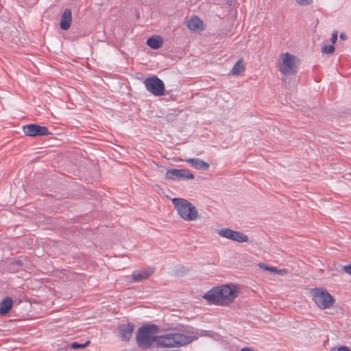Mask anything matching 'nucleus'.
I'll return each mask as SVG.
<instances>
[{
  "label": "nucleus",
  "mask_w": 351,
  "mask_h": 351,
  "mask_svg": "<svg viewBox=\"0 0 351 351\" xmlns=\"http://www.w3.org/2000/svg\"><path fill=\"white\" fill-rule=\"evenodd\" d=\"M238 295V289L233 285H223L213 287L203 298L208 303L226 305L232 303Z\"/></svg>",
  "instance_id": "nucleus-1"
},
{
  "label": "nucleus",
  "mask_w": 351,
  "mask_h": 351,
  "mask_svg": "<svg viewBox=\"0 0 351 351\" xmlns=\"http://www.w3.org/2000/svg\"><path fill=\"white\" fill-rule=\"evenodd\" d=\"M159 328L156 324H145L140 327L136 332V340L138 346L142 349H148L154 343L157 344Z\"/></svg>",
  "instance_id": "nucleus-2"
},
{
  "label": "nucleus",
  "mask_w": 351,
  "mask_h": 351,
  "mask_svg": "<svg viewBox=\"0 0 351 351\" xmlns=\"http://www.w3.org/2000/svg\"><path fill=\"white\" fill-rule=\"evenodd\" d=\"M196 339V337L186 335L180 332H169L163 335H158L156 346L160 348H178L189 344Z\"/></svg>",
  "instance_id": "nucleus-3"
},
{
  "label": "nucleus",
  "mask_w": 351,
  "mask_h": 351,
  "mask_svg": "<svg viewBox=\"0 0 351 351\" xmlns=\"http://www.w3.org/2000/svg\"><path fill=\"white\" fill-rule=\"evenodd\" d=\"M179 216L185 221H190L198 218V211L195 206L184 198L174 197L171 199Z\"/></svg>",
  "instance_id": "nucleus-4"
},
{
  "label": "nucleus",
  "mask_w": 351,
  "mask_h": 351,
  "mask_svg": "<svg viewBox=\"0 0 351 351\" xmlns=\"http://www.w3.org/2000/svg\"><path fill=\"white\" fill-rule=\"evenodd\" d=\"M282 62L280 63L278 69L285 75H295L298 72L300 59L296 56L286 52L281 55Z\"/></svg>",
  "instance_id": "nucleus-5"
},
{
  "label": "nucleus",
  "mask_w": 351,
  "mask_h": 351,
  "mask_svg": "<svg viewBox=\"0 0 351 351\" xmlns=\"http://www.w3.org/2000/svg\"><path fill=\"white\" fill-rule=\"evenodd\" d=\"M313 300L321 309L331 308L335 302V299L328 291L324 289L315 288L311 291Z\"/></svg>",
  "instance_id": "nucleus-6"
},
{
  "label": "nucleus",
  "mask_w": 351,
  "mask_h": 351,
  "mask_svg": "<svg viewBox=\"0 0 351 351\" xmlns=\"http://www.w3.org/2000/svg\"><path fill=\"white\" fill-rule=\"evenodd\" d=\"M146 89L156 96L165 95V84L157 76L153 75L146 78L144 81Z\"/></svg>",
  "instance_id": "nucleus-7"
},
{
  "label": "nucleus",
  "mask_w": 351,
  "mask_h": 351,
  "mask_svg": "<svg viewBox=\"0 0 351 351\" xmlns=\"http://www.w3.org/2000/svg\"><path fill=\"white\" fill-rule=\"evenodd\" d=\"M23 131L26 136L36 137L47 136L51 134L48 128L37 124H27L23 126Z\"/></svg>",
  "instance_id": "nucleus-8"
},
{
  "label": "nucleus",
  "mask_w": 351,
  "mask_h": 351,
  "mask_svg": "<svg viewBox=\"0 0 351 351\" xmlns=\"http://www.w3.org/2000/svg\"><path fill=\"white\" fill-rule=\"evenodd\" d=\"M218 234L221 237H224L238 243L247 242L249 239L246 234L230 228H222L219 231Z\"/></svg>",
  "instance_id": "nucleus-9"
},
{
  "label": "nucleus",
  "mask_w": 351,
  "mask_h": 351,
  "mask_svg": "<svg viewBox=\"0 0 351 351\" xmlns=\"http://www.w3.org/2000/svg\"><path fill=\"white\" fill-rule=\"evenodd\" d=\"M134 330V324L132 323L123 324L119 326V337L125 341H128L132 335Z\"/></svg>",
  "instance_id": "nucleus-10"
},
{
  "label": "nucleus",
  "mask_w": 351,
  "mask_h": 351,
  "mask_svg": "<svg viewBox=\"0 0 351 351\" xmlns=\"http://www.w3.org/2000/svg\"><path fill=\"white\" fill-rule=\"evenodd\" d=\"M154 269L148 267L143 270H136L132 273V279L134 282H140L143 280L147 279L153 274Z\"/></svg>",
  "instance_id": "nucleus-11"
},
{
  "label": "nucleus",
  "mask_w": 351,
  "mask_h": 351,
  "mask_svg": "<svg viewBox=\"0 0 351 351\" xmlns=\"http://www.w3.org/2000/svg\"><path fill=\"white\" fill-rule=\"evenodd\" d=\"M72 21L71 11L70 9H65L61 16L60 26L62 30H67L70 28Z\"/></svg>",
  "instance_id": "nucleus-12"
},
{
  "label": "nucleus",
  "mask_w": 351,
  "mask_h": 351,
  "mask_svg": "<svg viewBox=\"0 0 351 351\" xmlns=\"http://www.w3.org/2000/svg\"><path fill=\"white\" fill-rule=\"evenodd\" d=\"M184 160L198 170L206 171L209 168V164L208 162L197 158H188Z\"/></svg>",
  "instance_id": "nucleus-13"
},
{
  "label": "nucleus",
  "mask_w": 351,
  "mask_h": 351,
  "mask_svg": "<svg viewBox=\"0 0 351 351\" xmlns=\"http://www.w3.org/2000/svg\"><path fill=\"white\" fill-rule=\"evenodd\" d=\"M12 300L10 297L5 298L0 302V315L7 314L12 307Z\"/></svg>",
  "instance_id": "nucleus-14"
},
{
  "label": "nucleus",
  "mask_w": 351,
  "mask_h": 351,
  "mask_svg": "<svg viewBox=\"0 0 351 351\" xmlns=\"http://www.w3.org/2000/svg\"><path fill=\"white\" fill-rule=\"evenodd\" d=\"M147 45L153 49H158L162 45V39L159 36H152L147 39Z\"/></svg>",
  "instance_id": "nucleus-15"
},
{
  "label": "nucleus",
  "mask_w": 351,
  "mask_h": 351,
  "mask_svg": "<svg viewBox=\"0 0 351 351\" xmlns=\"http://www.w3.org/2000/svg\"><path fill=\"white\" fill-rule=\"evenodd\" d=\"M202 25V21L197 16L192 17L187 23L188 27L193 31L201 29Z\"/></svg>",
  "instance_id": "nucleus-16"
},
{
  "label": "nucleus",
  "mask_w": 351,
  "mask_h": 351,
  "mask_svg": "<svg viewBox=\"0 0 351 351\" xmlns=\"http://www.w3.org/2000/svg\"><path fill=\"white\" fill-rule=\"evenodd\" d=\"M245 69L243 61L239 59L234 65L230 73L233 75H241Z\"/></svg>",
  "instance_id": "nucleus-17"
},
{
  "label": "nucleus",
  "mask_w": 351,
  "mask_h": 351,
  "mask_svg": "<svg viewBox=\"0 0 351 351\" xmlns=\"http://www.w3.org/2000/svg\"><path fill=\"white\" fill-rule=\"evenodd\" d=\"M178 180H193L194 175L191 173L188 169H179Z\"/></svg>",
  "instance_id": "nucleus-18"
},
{
  "label": "nucleus",
  "mask_w": 351,
  "mask_h": 351,
  "mask_svg": "<svg viewBox=\"0 0 351 351\" xmlns=\"http://www.w3.org/2000/svg\"><path fill=\"white\" fill-rule=\"evenodd\" d=\"M179 172L178 169H169L165 173V179L171 180H178Z\"/></svg>",
  "instance_id": "nucleus-19"
},
{
  "label": "nucleus",
  "mask_w": 351,
  "mask_h": 351,
  "mask_svg": "<svg viewBox=\"0 0 351 351\" xmlns=\"http://www.w3.org/2000/svg\"><path fill=\"white\" fill-rule=\"evenodd\" d=\"M90 343V341H87L84 343H79L73 342L71 344L70 347L73 349H84Z\"/></svg>",
  "instance_id": "nucleus-20"
},
{
  "label": "nucleus",
  "mask_w": 351,
  "mask_h": 351,
  "mask_svg": "<svg viewBox=\"0 0 351 351\" xmlns=\"http://www.w3.org/2000/svg\"><path fill=\"white\" fill-rule=\"evenodd\" d=\"M335 47L332 45L329 46H324L322 48V52L324 53H332L335 51Z\"/></svg>",
  "instance_id": "nucleus-21"
},
{
  "label": "nucleus",
  "mask_w": 351,
  "mask_h": 351,
  "mask_svg": "<svg viewBox=\"0 0 351 351\" xmlns=\"http://www.w3.org/2000/svg\"><path fill=\"white\" fill-rule=\"evenodd\" d=\"M272 273L277 274L280 276L286 275L288 273V271L285 269H278L277 267H274L271 269Z\"/></svg>",
  "instance_id": "nucleus-22"
},
{
  "label": "nucleus",
  "mask_w": 351,
  "mask_h": 351,
  "mask_svg": "<svg viewBox=\"0 0 351 351\" xmlns=\"http://www.w3.org/2000/svg\"><path fill=\"white\" fill-rule=\"evenodd\" d=\"M332 351H351V350L345 346H335L331 348Z\"/></svg>",
  "instance_id": "nucleus-23"
},
{
  "label": "nucleus",
  "mask_w": 351,
  "mask_h": 351,
  "mask_svg": "<svg viewBox=\"0 0 351 351\" xmlns=\"http://www.w3.org/2000/svg\"><path fill=\"white\" fill-rule=\"evenodd\" d=\"M258 266L260 268H261L265 271H269L272 273L271 269H273L274 267H269L268 265H267L266 264H265L263 263H260L258 264Z\"/></svg>",
  "instance_id": "nucleus-24"
},
{
  "label": "nucleus",
  "mask_w": 351,
  "mask_h": 351,
  "mask_svg": "<svg viewBox=\"0 0 351 351\" xmlns=\"http://www.w3.org/2000/svg\"><path fill=\"white\" fill-rule=\"evenodd\" d=\"M343 271L351 276V263L343 267Z\"/></svg>",
  "instance_id": "nucleus-25"
},
{
  "label": "nucleus",
  "mask_w": 351,
  "mask_h": 351,
  "mask_svg": "<svg viewBox=\"0 0 351 351\" xmlns=\"http://www.w3.org/2000/svg\"><path fill=\"white\" fill-rule=\"evenodd\" d=\"M296 2L302 5H308L312 3V0H295Z\"/></svg>",
  "instance_id": "nucleus-26"
},
{
  "label": "nucleus",
  "mask_w": 351,
  "mask_h": 351,
  "mask_svg": "<svg viewBox=\"0 0 351 351\" xmlns=\"http://www.w3.org/2000/svg\"><path fill=\"white\" fill-rule=\"evenodd\" d=\"M337 36H338V32L337 31H335L332 34V37H331V41L332 43H335L337 40Z\"/></svg>",
  "instance_id": "nucleus-27"
},
{
  "label": "nucleus",
  "mask_w": 351,
  "mask_h": 351,
  "mask_svg": "<svg viewBox=\"0 0 351 351\" xmlns=\"http://www.w3.org/2000/svg\"><path fill=\"white\" fill-rule=\"evenodd\" d=\"M12 266L17 265V266H21L22 262L21 261H14L11 263Z\"/></svg>",
  "instance_id": "nucleus-28"
},
{
  "label": "nucleus",
  "mask_w": 351,
  "mask_h": 351,
  "mask_svg": "<svg viewBox=\"0 0 351 351\" xmlns=\"http://www.w3.org/2000/svg\"><path fill=\"white\" fill-rule=\"evenodd\" d=\"M340 38L341 40H346L347 39V35L346 34H344V33H341L340 34Z\"/></svg>",
  "instance_id": "nucleus-29"
},
{
  "label": "nucleus",
  "mask_w": 351,
  "mask_h": 351,
  "mask_svg": "<svg viewBox=\"0 0 351 351\" xmlns=\"http://www.w3.org/2000/svg\"><path fill=\"white\" fill-rule=\"evenodd\" d=\"M241 351H254V350H251L250 348L245 347V348H243V349H241Z\"/></svg>",
  "instance_id": "nucleus-30"
}]
</instances>
